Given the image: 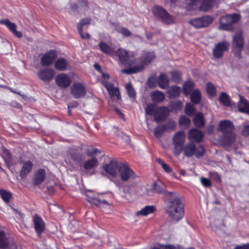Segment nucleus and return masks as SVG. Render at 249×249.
<instances>
[{
	"label": "nucleus",
	"mask_w": 249,
	"mask_h": 249,
	"mask_svg": "<svg viewBox=\"0 0 249 249\" xmlns=\"http://www.w3.org/2000/svg\"><path fill=\"white\" fill-rule=\"evenodd\" d=\"M117 56L119 57L122 63L131 66L128 70L122 71V72L126 73H136L142 71L155 58L154 53L150 52L141 59H134V53L127 52L122 49H119L115 51V57Z\"/></svg>",
	"instance_id": "1"
},
{
	"label": "nucleus",
	"mask_w": 249,
	"mask_h": 249,
	"mask_svg": "<svg viewBox=\"0 0 249 249\" xmlns=\"http://www.w3.org/2000/svg\"><path fill=\"white\" fill-rule=\"evenodd\" d=\"M169 196L167 212L171 220L178 221L182 218L183 214V205L180 196L176 193L169 192Z\"/></svg>",
	"instance_id": "2"
},
{
	"label": "nucleus",
	"mask_w": 249,
	"mask_h": 249,
	"mask_svg": "<svg viewBox=\"0 0 249 249\" xmlns=\"http://www.w3.org/2000/svg\"><path fill=\"white\" fill-rule=\"evenodd\" d=\"M233 128L232 123L229 120L220 122L217 129L224 134L223 142L225 145H230L234 142L235 135L232 132Z\"/></svg>",
	"instance_id": "3"
},
{
	"label": "nucleus",
	"mask_w": 249,
	"mask_h": 249,
	"mask_svg": "<svg viewBox=\"0 0 249 249\" xmlns=\"http://www.w3.org/2000/svg\"><path fill=\"white\" fill-rule=\"evenodd\" d=\"M102 74L103 78L102 80V84L107 90L110 96L112 98H116L119 100L121 99V96L116 83L108 81L109 75L107 73L102 72Z\"/></svg>",
	"instance_id": "4"
},
{
	"label": "nucleus",
	"mask_w": 249,
	"mask_h": 249,
	"mask_svg": "<svg viewBox=\"0 0 249 249\" xmlns=\"http://www.w3.org/2000/svg\"><path fill=\"white\" fill-rule=\"evenodd\" d=\"M184 154L186 157H192L195 155L196 158L202 157L204 153V149L201 146L196 148L195 144L189 142L184 147H182Z\"/></svg>",
	"instance_id": "5"
},
{
	"label": "nucleus",
	"mask_w": 249,
	"mask_h": 249,
	"mask_svg": "<svg viewBox=\"0 0 249 249\" xmlns=\"http://www.w3.org/2000/svg\"><path fill=\"white\" fill-rule=\"evenodd\" d=\"M185 138V134L182 131L177 132L173 136V144L174 146V153L176 155H179L182 152Z\"/></svg>",
	"instance_id": "6"
},
{
	"label": "nucleus",
	"mask_w": 249,
	"mask_h": 249,
	"mask_svg": "<svg viewBox=\"0 0 249 249\" xmlns=\"http://www.w3.org/2000/svg\"><path fill=\"white\" fill-rule=\"evenodd\" d=\"M240 19V16L237 14L227 15L220 18L219 28L222 30H229V26L237 23Z\"/></svg>",
	"instance_id": "7"
},
{
	"label": "nucleus",
	"mask_w": 249,
	"mask_h": 249,
	"mask_svg": "<svg viewBox=\"0 0 249 249\" xmlns=\"http://www.w3.org/2000/svg\"><path fill=\"white\" fill-rule=\"evenodd\" d=\"M243 46L242 33L238 31L233 36L232 41V51L235 55L240 56V53Z\"/></svg>",
	"instance_id": "8"
},
{
	"label": "nucleus",
	"mask_w": 249,
	"mask_h": 249,
	"mask_svg": "<svg viewBox=\"0 0 249 249\" xmlns=\"http://www.w3.org/2000/svg\"><path fill=\"white\" fill-rule=\"evenodd\" d=\"M213 21V18L210 16H205L200 18H193L189 21L190 24L196 28H205Z\"/></svg>",
	"instance_id": "9"
},
{
	"label": "nucleus",
	"mask_w": 249,
	"mask_h": 249,
	"mask_svg": "<svg viewBox=\"0 0 249 249\" xmlns=\"http://www.w3.org/2000/svg\"><path fill=\"white\" fill-rule=\"evenodd\" d=\"M122 162H119L116 160H111L108 164H105L103 168L105 171L113 178L119 177L120 166Z\"/></svg>",
	"instance_id": "10"
},
{
	"label": "nucleus",
	"mask_w": 249,
	"mask_h": 249,
	"mask_svg": "<svg viewBox=\"0 0 249 249\" xmlns=\"http://www.w3.org/2000/svg\"><path fill=\"white\" fill-rule=\"evenodd\" d=\"M87 201L91 204L100 207H107L109 203L106 200H101L98 198V195L91 191H88L86 193Z\"/></svg>",
	"instance_id": "11"
},
{
	"label": "nucleus",
	"mask_w": 249,
	"mask_h": 249,
	"mask_svg": "<svg viewBox=\"0 0 249 249\" xmlns=\"http://www.w3.org/2000/svg\"><path fill=\"white\" fill-rule=\"evenodd\" d=\"M119 177L123 181H126L134 179L135 178V175L127 164L122 163L120 166Z\"/></svg>",
	"instance_id": "12"
},
{
	"label": "nucleus",
	"mask_w": 249,
	"mask_h": 249,
	"mask_svg": "<svg viewBox=\"0 0 249 249\" xmlns=\"http://www.w3.org/2000/svg\"><path fill=\"white\" fill-rule=\"evenodd\" d=\"M71 92L74 98H81L86 95V87L82 83L74 82L71 87Z\"/></svg>",
	"instance_id": "13"
},
{
	"label": "nucleus",
	"mask_w": 249,
	"mask_h": 249,
	"mask_svg": "<svg viewBox=\"0 0 249 249\" xmlns=\"http://www.w3.org/2000/svg\"><path fill=\"white\" fill-rule=\"evenodd\" d=\"M9 235L3 231H0V248H9V249H21L14 243H12L9 239Z\"/></svg>",
	"instance_id": "14"
},
{
	"label": "nucleus",
	"mask_w": 249,
	"mask_h": 249,
	"mask_svg": "<svg viewBox=\"0 0 249 249\" xmlns=\"http://www.w3.org/2000/svg\"><path fill=\"white\" fill-rule=\"evenodd\" d=\"M230 47V43L223 41L215 44L213 50V56L215 58L221 57L225 52L227 51Z\"/></svg>",
	"instance_id": "15"
},
{
	"label": "nucleus",
	"mask_w": 249,
	"mask_h": 249,
	"mask_svg": "<svg viewBox=\"0 0 249 249\" xmlns=\"http://www.w3.org/2000/svg\"><path fill=\"white\" fill-rule=\"evenodd\" d=\"M57 53L54 50H51L43 55L40 59V63L43 66H48L52 64L57 57Z\"/></svg>",
	"instance_id": "16"
},
{
	"label": "nucleus",
	"mask_w": 249,
	"mask_h": 249,
	"mask_svg": "<svg viewBox=\"0 0 249 249\" xmlns=\"http://www.w3.org/2000/svg\"><path fill=\"white\" fill-rule=\"evenodd\" d=\"M55 82L59 87L66 88L70 85L71 79L67 74L61 73L56 76Z\"/></svg>",
	"instance_id": "17"
},
{
	"label": "nucleus",
	"mask_w": 249,
	"mask_h": 249,
	"mask_svg": "<svg viewBox=\"0 0 249 249\" xmlns=\"http://www.w3.org/2000/svg\"><path fill=\"white\" fill-rule=\"evenodd\" d=\"M54 75V71L51 68L42 69L38 73V76L39 78L44 81H51Z\"/></svg>",
	"instance_id": "18"
},
{
	"label": "nucleus",
	"mask_w": 249,
	"mask_h": 249,
	"mask_svg": "<svg viewBox=\"0 0 249 249\" xmlns=\"http://www.w3.org/2000/svg\"><path fill=\"white\" fill-rule=\"evenodd\" d=\"M34 225L36 233L40 236L45 228V224L42 218L36 215L34 217Z\"/></svg>",
	"instance_id": "19"
},
{
	"label": "nucleus",
	"mask_w": 249,
	"mask_h": 249,
	"mask_svg": "<svg viewBox=\"0 0 249 249\" xmlns=\"http://www.w3.org/2000/svg\"><path fill=\"white\" fill-rule=\"evenodd\" d=\"M188 139L197 142H200L203 138L202 132L197 129L193 128L189 130Z\"/></svg>",
	"instance_id": "20"
},
{
	"label": "nucleus",
	"mask_w": 249,
	"mask_h": 249,
	"mask_svg": "<svg viewBox=\"0 0 249 249\" xmlns=\"http://www.w3.org/2000/svg\"><path fill=\"white\" fill-rule=\"evenodd\" d=\"M2 157L8 167H11L16 163L15 158L11 155L8 150L4 148H2Z\"/></svg>",
	"instance_id": "21"
},
{
	"label": "nucleus",
	"mask_w": 249,
	"mask_h": 249,
	"mask_svg": "<svg viewBox=\"0 0 249 249\" xmlns=\"http://www.w3.org/2000/svg\"><path fill=\"white\" fill-rule=\"evenodd\" d=\"M1 24H4L14 34L15 36L18 38H21L22 36V34L19 31L16 30V25L13 22L10 21L8 19H4L0 21Z\"/></svg>",
	"instance_id": "22"
},
{
	"label": "nucleus",
	"mask_w": 249,
	"mask_h": 249,
	"mask_svg": "<svg viewBox=\"0 0 249 249\" xmlns=\"http://www.w3.org/2000/svg\"><path fill=\"white\" fill-rule=\"evenodd\" d=\"M169 110L165 107H158L157 113L155 114V120L157 123H160L164 120L168 114Z\"/></svg>",
	"instance_id": "23"
},
{
	"label": "nucleus",
	"mask_w": 249,
	"mask_h": 249,
	"mask_svg": "<svg viewBox=\"0 0 249 249\" xmlns=\"http://www.w3.org/2000/svg\"><path fill=\"white\" fill-rule=\"evenodd\" d=\"M100 50L105 54L115 58V51L112 47L108 45L106 42L101 41L99 44Z\"/></svg>",
	"instance_id": "24"
},
{
	"label": "nucleus",
	"mask_w": 249,
	"mask_h": 249,
	"mask_svg": "<svg viewBox=\"0 0 249 249\" xmlns=\"http://www.w3.org/2000/svg\"><path fill=\"white\" fill-rule=\"evenodd\" d=\"M54 68L59 71H65L69 67L68 61L64 58H60L57 59L54 62Z\"/></svg>",
	"instance_id": "25"
},
{
	"label": "nucleus",
	"mask_w": 249,
	"mask_h": 249,
	"mask_svg": "<svg viewBox=\"0 0 249 249\" xmlns=\"http://www.w3.org/2000/svg\"><path fill=\"white\" fill-rule=\"evenodd\" d=\"M33 167V163L31 161L27 160L22 162V165L20 172L22 178L27 176L31 172Z\"/></svg>",
	"instance_id": "26"
},
{
	"label": "nucleus",
	"mask_w": 249,
	"mask_h": 249,
	"mask_svg": "<svg viewBox=\"0 0 249 249\" xmlns=\"http://www.w3.org/2000/svg\"><path fill=\"white\" fill-rule=\"evenodd\" d=\"M239 102L238 105V109L240 112H244L247 114L249 109V103L241 95H239Z\"/></svg>",
	"instance_id": "27"
},
{
	"label": "nucleus",
	"mask_w": 249,
	"mask_h": 249,
	"mask_svg": "<svg viewBox=\"0 0 249 249\" xmlns=\"http://www.w3.org/2000/svg\"><path fill=\"white\" fill-rule=\"evenodd\" d=\"M150 97L152 100L155 103H160L165 99L164 93L159 90L154 91L150 93Z\"/></svg>",
	"instance_id": "28"
},
{
	"label": "nucleus",
	"mask_w": 249,
	"mask_h": 249,
	"mask_svg": "<svg viewBox=\"0 0 249 249\" xmlns=\"http://www.w3.org/2000/svg\"><path fill=\"white\" fill-rule=\"evenodd\" d=\"M157 82L160 88L162 89H166L169 86V80L165 74H161L158 76Z\"/></svg>",
	"instance_id": "29"
},
{
	"label": "nucleus",
	"mask_w": 249,
	"mask_h": 249,
	"mask_svg": "<svg viewBox=\"0 0 249 249\" xmlns=\"http://www.w3.org/2000/svg\"><path fill=\"white\" fill-rule=\"evenodd\" d=\"M46 174L43 169L38 170L34 176V182L35 184H37L41 183L45 178Z\"/></svg>",
	"instance_id": "30"
},
{
	"label": "nucleus",
	"mask_w": 249,
	"mask_h": 249,
	"mask_svg": "<svg viewBox=\"0 0 249 249\" xmlns=\"http://www.w3.org/2000/svg\"><path fill=\"white\" fill-rule=\"evenodd\" d=\"M216 3V0H203L199 9L201 11H207Z\"/></svg>",
	"instance_id": "31"
},
{
	"label": "nucleus",
	"mask_w": 249,
	"mask_h": 249,
	"mask_svg": "<svg viewBox=\"0 0 249 249\" xmlns=\"http://www.w3.org/2000/svg\"><path fill=\"white\" fill-rule=\"evenodd\" d=\"M98 164V161L96 158H92L85 161L84 167L86 170H89L95 168Z\"/></svg>",
	"instance_id": "32"
},
{
	"label": "nucleus",
	"mask_w": 249,
	"mask_h": 249,
	"mask_svg": "<svg viewBox=\"0 0 249 249\" xmlns=\"http://www.w3.org/2000/svg\"><path fill=\"white\" fill-rule=\"evenodd\" d=\"M155 210L153 206H146L141 210L138 211L136 213L138 216H146L148 214L153 213Z\"/></svg>",
	"instance_id": "33"
},
{
	"label": "nucleus",
	"mask_w": 249,
	"mask_h": 249,
	"mask_svg": "<svg viewBox=\"0 0 249 249\" xmlns=\"http://www.w3.org/2000/svg\"><path fill=\"white\" fill-rule=\"evenodd\" d=\"M181 92V89L177 86H172L168 90L167 93L169 97L171 98H174L179 96Z\"/></svg>",
	"instance_id": "34"
},
{
	"label": "nucleus",
	"mask_w": 249,
	"mask_h": 249,
	"mask_svg": "<svg viewBox=\"0 0 249 249\" xmlns=\"http://www.w3.org/2000/svg\"><path fill=\"white\" fill-rule=\"evenodd\" d=\"M193 121L194 124L198 127L203 126L205 124L203 114L201 113H197L194 117Z\"/></svg>",
	"instance_id": "35"
},
{
	"label": "nucleus",
	"mask_w": 249,
	"mask_h": 249,
	"mask_svg": "<svg viewBox=\"0 0 249 249\" xmlns=\"http://www.w3.org/2000/svg\"><path fill=\"white\" fill-rule=\"evenodd\" d=\"M151 190L153 192L157 193H163L165 191V186L161 183H155L152 185Z\"/></svg>",
	"instance_id": "36"
},
{
	"label": "nucleus",
	"mask_w": 249,
	"mask_h": 249,
	"mask_svg": "<svg viewBox=\"0 0 249 249\" xmlns=\"http://www.w3.org/2000/svg\"><path fill=\"white\" fill-rule=\"evenodd\" d=\"M152 12L155 16L161 19L166 11L162 7L156 6L152 8Z\"/></svg>",
	"instance_id": "37"
},
{
	"label": "nucleus",
	"mask_w": 249,
	"mask_h": 249,
	"mask_svg": "<svg viewBox=\"0 0 249 249\" xmlns=\"http://www.w3.org/2000/svg\"><path fill=\"white\" fill-rule=\"evenodd\" d=\"M201 99L200 92L197 90H194L191 93V101L195 104H197L199 102Z\"/></svg>",
	"instance_id": "38"
},
{
	"label": "nucleus",
	"mask_w": 249,
	"mask_h": 249,
	"mask_svg": "<svg viewBox=\"0 0 249 249\" xmlns=\"http://www.w3.org/2000/svg\"><path fill=\"white\" fill-rule=\"evenodd\" d=\"M158 108V107L155 104H151L147 106L145 108V112L149 115H154L155 118Z\"/></svg>",
	"instance_id": "39"
},
{
	"label": "nucleus",
	"mask_w": 249,
	"mask_h": 249,
	"mask_svg": "<svg viewBox=\"0 0 249 249\" xmlns=\"http://www.w3.org/2000/svg\"><path fill=\"white\" fill-rule=\"evenodd\" d=\"M220 102L225 106H229L230 105V100L229 96L225 92H222L219 98Z\"/></svg>",
	"instance_id": "40"
},
{
	"label": "nucleus",
	"mask_w": 249,
	"mask_h": 249,
	"mask_svg": "<svg viewBox=\"0 0 249 249\" xmlns=\"http://www.w3.org/2000/svg\"><path fill=\"white\" fill-rule=\"evenodd\" d=\"M161 20L163 23L166 24H171L174 22V18L169 15L167 12H166L165 14L163 15Z\"/></svg>",
	"instance_id": "41"
},
{
	"label": "nucleus",
	"mask_w": 249,
	"mask_h": 249,
	"mask_svg": "<svg viewBox=\"0 0 249 249\" xmlns=\"http://www.w3.org/2000/svg\"><path fill=\"white\" fill-rule=\"evenodd\" d=\"M0 195L2 199L6 203H8L12 197V194L10 192L5 190H0Z\"/></svg>",
	"instance_id": "42"
},
{
	"label": "nucleus",
	"mask_w": 249,
	"mask_h": 249,
	"mask_svg": "<svg viewBox=\"0 0 249 249\" xmlns=\"http://www.w3.org/2000/svg\"><path fill=\"white\" fill-rule=\"evenodd\" d=\"M194 87V83L192 81H188L186 82L183 86V92L185 95L190 93L192 89Z\"/></svg>",
	"instance_id": "43"
},
{
	"label": "nucleus",
	"mask_w": 249,
	"mask_h": 249,
	"mask_svg": "<svg viewBox=\"0 0 249 249\" xmlns=\"http://www.w3.org/2000/svg\"><path fill=\"white\" fill-rule=\"evenodd\" d=\"M206 91L210 96H213L215 95V88L211 83H208L207 85Z\"/></svg>",
	"instance_id": "44"
},
{
	"label": "nucleus",
	"mask_w": 249,
	"mask_h": 249,
	"mask_svg": "<svg viewBox=\"0 0 249 249\" xmlns=\"http://www.w3.org/2000/svg\"><path fill=\"white\" fill-rule=\"evenodd\" d=\"M158 162L164 171L168 173H171L172 171V168L170 166L164 162L160 159H157Z\"/></svg>",
	"instance_id": "45"
},
{
	"label": "nucleus",
	"mask_w": 249,
	"mask_h": 249,
	"mask_svg": "<svg viewBox=\"0 0 249 249\" xmlns=\"http://www.w3.org/2000/svg\"><path fill=\"white\" fill-rule=\"evenodd\" d=\"M195 108L193 105L188 103L186 105L185 107V113L188 115H192L195 112Z\"/></svg>",
	"instance_id": "46"
},
{
	"label": "nucleus",
	"mask_w": 249,
	"mask_h": 249,
	"mask_svg": "<svg viewBox=\"0 0 249 249\" xmlns=\"http://www.w3.org/2000/svg\"><path fill=\"white\" fill-rule=\"evenodd\" d=\"M127 92L129 97L131 98H135V92L130 84H127L125 86Z\"/></svg>",
	"instance_id": "47"
},
{
	"label": "nucleus",
	"mask_w": 249,
	"mask_h": 249,
	"mask_svg": "<svg viewBox=\"0 0 249 249\" xmlns=\"http://www.w3.org/2000/svg\"><path fill=\"white\" fill-rule=\"evenodd\" d=\"M172 80L175 82H178L181 79V73L179 71H174L171 72Z\"/></svg>",
	"instance_id": "48"
},
{
	"label": "nucleus",
	"mask_w": 249,
	"mask_h": 249,
	"mask_svg": "<svg viewBox=\"0 0 249 249\" xmlns=\"http://www.w3.org/2000/svg\"><path fill=\"white\" fill-rule=\"evenodd\" d=\"M166 129V127L165 126H158L155 129L154 134L157 137H160Z\"/></svg>",
	"instance_id": "49"
},
{
	"label": "nucleus",
	"mask_w": 249,
	"mask_h": 249,
	"mask_svg": "<svg viewBox=\"0 0 249 249\" xmlns=\"http://www.w3.org/2000/svg\"><path fill=\"white\" fill-rule=\"evenodd\" d=\"M135 186L133 185H125L124 187V192L125 194H132L134 192Z\"/></svg>",
	"instance_id": "50"
},
{
	"label": "nucleus",
	"mask_w": 249,
	"mask_h": 249,
	"mask_svg": "<svg viewBox=\"0 0 249 249\" xmlns=\"http://www.w3.org/2000/svg\"><path fill=\"white\" fill-rule=\"evenodd\" d=\"M179 124L181 125L187 126L190 123V119L185 116H182L180 118Z\"/></svg>",
	"instance_id": "51"
},
{
	"label": "nucleus",
	"mask_w": 249,
	"mask_h": 249,
	"mask_svg": "<svg viewBox=\"0 0 249 249\" xmlns=\"http://www.w3.org/2000/svg\"><path fill=\"white\" fill-rule=\"evenodd\" d=\"M90 19L88 18L81 20L80 22L77 25V29H79V27H80L82 29L84 25L89 24L90 23Z\"/></svg>",
	"instance_id": "52"
},
{
	"label": "nucleus",
	"mask_w": 249,
	"mask_h": 249,
	"mask_svg": "<svg viewBox=\"0 0 249 249\" xmlns=\"http://www.w3.org/2000/svg\"><path fill=\"white\" fill-rule=\"evenodd\" d=\"M241 134L244 136L249 135V124L247 125L246 124H243V128L241 130Z\"/></svg>",
	"instance_id": "53"
},
{
	"label": "nucleus",
	"mask_w": 249,
	"mask_h": 249,
	"mask_svg": "<svg viewBox=\"0 0 249 249\" xmlns=\"http://www.w3.org/2000/svg\"><path fill=\"white\" fill-rule=\"evenodd\" d=\"M166 127V129H168L169 130H173L176 126V124L175 122H169L168 124L164 125Z\"/></svg>",
	"instance_id": "54"
},
{
	"label": "nucleus",
	"mask_w": 249,
	"mask_h": 249,
	"mask_svg": "<svg viewBox=\"0 0 249 249\" xmlns=\"http://www.w3.org/2000/svg\"><path fill=\"white\" fill-rule=\"evenodd\" d=\"M119 32L125 36H129L131 34L130 32L127 29L124 28L120 29Z\"/></svg>",
	"instance_id": "55"
},
{
	"label": "nucleus",
	"mask_w": 249,
	"mask_h": 249,
	"mask_svg": "<svg viewBox=\"0 0 249 249\" xmlns=\"http://www.w3.org/2000/svg\"><path fill=\"white\" fill-rule=\"evenodd\" d=\"M201 182L202 184L205 187H209L211 185L210 181L208 179L206 178H201Z\"/></svg>",
	"instance_id": "56"
},
{
	"label": "nucleus",
	"mask_w": 249,
	"mask_h": 249,
	"mask_svg": "<svg viewBox=\"0 0 249 249\" xmlns=\"http://www.w3.org/2000/svg\"><path fill=\"white\" fill-rule=\"evenodd\" d=\"M78 31L82 38L86 39V38H88L89 37V34H88L87 33H85V34L83 33L82 29L81 28L79 27V29H78Z\"/></svg>",
	"instance_id": "57"
},
{
	"label": "nucleus",
	"mask_w": 249,
	"mask_h": 249,
	"mask_svg": "<svg viewBox=\"0 0 249 249\" xmlns=\"http://www.w3.org/2000/svg\"><path fill=\"white\" fill-rule=\"evenodd\" d=\"M200 0H187V2L189 4V5L192 7V9H195V5L196 3L197 2Z\"/></svg>",
	"instance_id": "58"
},
{
	"label": "nucleus",
	"mask_w": 249,
	"mask_h": 249,
	"mask_svg": "<svg viewBox=\"0 0 249 249\" xmlns=\"http://www.w3.org/2000/svg\"><path fill=\"white\" fill-rule=\"evenodd\" d=\"M234 249H249V243L236 246Z\"/></svg>",
	"instance_id": "59"
},
{
	"label": "nucleus",
	"mask_w": 249,
	"mask_h": 249,
	"mask_svg": "<svg viewBox=\"0 0 249 249\" xmlns=\"http://www.w3.org/2000/svg\"><path fill=\"white\" fill-rule=\"evenodd\" d=\"M71 159L74 160H79V155H78L77 154H71Z\"/></svg>",
	"instance_id": "60"
},
{
	"label": "nucleus",
	"mask_w": 249,
	"mask_h": 249,
	"mask_svg": "<svg viewBox=\"0 0 249 249\" xmlns=\"http://www.w3.org/2000/svg\"><path fill=\"white\" fill-rule=\"evenodd\" d=\"M94 66L95 69L96 70H97L98 71H101V68L98 64L95 63L94 64Z\"/></svg>",
	"instance_id": "61"
},
{
	"label": "nucleus",
	"mask_w": 249,
	"mask_h": 249,
	"mask_svg": "<svg viewBox=\"0 0 249 249\" xmlns=\"http://www.w3.org/2000/svg\"><path fill=\"white\" fill-rule=\"evenodd\" d=\"M97 151V149H94V150L93 151H92V152L88 151V152H87V154H88V155H89V156H91V155H92V154H95V153H96Z\"/></svg>",
	"instance_id": "62"
},
{
	"label": "nucleus",
	"mask_w": 249,
	"mask_h": 249,
	"mask_svg": "<svg viewBox=\"0 0 249 249\" xmlns=\"http://www.w3.org/2000/svg\"><path fill=\"white\" fill-rule=\"evenodd\" d=\"M115 111L116 112V113L122 118L123 117V114L119 110L116 109L115 110Z\"/></svg>",
	"instance_id": "63"
},
{
	"label": "nucleus",
	"mask_w": 249,
	"mask_h": 249,
	"mask_svg": "<svg viewBox=\"0 0 249 249\" xmlns=\"http://www.w3.org/2000/svg\"><path fill=\"white\" fill-rule=\"evenodd\" d=\"M180 173L181 175L184 176L185 174V171L183 170H180Z\"/></svg>",
	"instance_id": "64"
}]
</instances>
